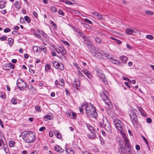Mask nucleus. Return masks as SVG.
<instances>
[{
  "label": "nucleus",
  "instance_id": "1",
  "mask_svg": "<svg viewBox=\"0 0 154 154\" xmlns=\"http://www.w3.org/2000/svg\"><path fill=\"white\" fill-rule=\"evenodd\" d=\"M23 140L28 143H32L35 139V134L31 131H28L22 134Z\"/></svg>",
  "mask_w": 154,
  "mask_h": 154
},
{
  "label": "nucleus",
  "instance_id": "2",
  "mask_svg": "<svg viewBox=\"0 0 154 154\" xmlns=\"http://www.w3.org/2000/svg\"><path fill=\"white\" fill-rule=\"evenodd\" d=\"M129 115L133 125L135 126H137L138 125V122L136 113L132 110L131 111V113Z\"/></svg>",
  "mask_w": 154,
  "mask_h": 154
},
{
  "label": "nucleus",
  "instance_id": "3",
  "mask_svg": "<svg viewBox=\"0 0 154 154\" xmlns=\"http://www.w3.org/2000/svg\"><path fill=\"white\" fill-rule=\"evenodd\" d=\"M100 94L102 99L105 102V103L108 105H109L111 103H110V100L108 97V92L107 91H104Z\"/></svg>",
  "mask_w": 154,
  "mask_h": 154
},
{
  "label": "nucleus",
  "instance_id": "4",
  "mask_svg": "<svg viewBox=\"0 0 154 154\" xmlns=\"http://www.w3.org/2000/svg\"><path fill=\"white\" fill-rule=\"evenodd\" d=\"M114 124L116 129L120 133H122V131H123V128L121 121L118 119H116L113 121Z\"/></svg>",
  "mask_w": 154,
  "mask_h": 154
},
{
  "label": "nucleus",
  "instance_id": "5",
  "mask_svg": "<svg viewBox=\"0 0 154 154\" xmlns=\"http://www.w3.org/2000/svg\"><path fill=\"white\" fill-rule=\"evenodd\" d=\"M84 107L85 108V110L87 115L90 116V113L95 107L92 104H90L89 105L85 104L83 105V107Z\"/></svg>",
  "mask_w": 154,
  "mask_h": 154
},
{
  "label": "nucleus",
  "instance_id": "6",
  "mask_svg": "<svg viewBox=\"0 0 154 154\" xmlns=\"http://www.w3.org/2000/svg\"><path fill=\"white\" fill-rule=\"evenodd\" d=\"M81 71L83 72L89 79H91L93 78V75L88 70L86 69H84L82 70L81 68L78 69V74L81 77L83 76Z\"/></svg>",
  "mask_w": 154,
  "mask_h": 154
},
{
  "label": "nucleus",
  "instance_id": "7",
  "mask_svg": "<svg viewBox=\"0 0 154 154\" xmlns=\"http://www.w3.org/2000/svg\"><path fill=\"white\" fill-rule=\"evenodd\" d=\"M120 134L122 135V137L124 139V141L125 142V146L126 148L129 149L131 147V146L129 144V140L128 138L126 136V134L123 133V131H122V133H120Z\"/></svg>",
  "mask_w": 154,
  "mask_h": 154
},
{
  "label": "nucleus",
  "instance_id": "8",
  "mask_svg": "<svg viewBox=\"0 0 154 154\" xmlns=\"http://www.w3.org/2000/svg\"><path fill=\"white\" fill-rule=\"evenodd\" d=\"M14 66V65L11 63H6L3 65V69L5 70H9L11 68L14 69L15 67Z\"/></svg>",
  "mask_w": 154,
  "mask_h": 154
},
{
  "label": "nucleus",
  "instance_id": "9",
  "mask_svg": "<svg viewBox=\"0 0 154 154\" xmlns=\"http://www.w3.org/2000/svg\"><path fill=\"white\" fill-rule=\"evenodd\" d=\"M53 62V66L56 68L60 70H63L64 69V66L62 63H59L56 61H54Z\"/></svg>",
  "mask_w": 154,
  "mask_h": 154
},
{
  "label": "nucleus",
  "instance_id": "10",
  "mask_svg": "<svg viewBox=\"0 0 154 154\" xmlns=\"http://www.w3.org/2000/svg\"><path fill=\"white\" fill-rule=\"evenodd\" d=\"M17 87H26V83L24 82L23 79L19 78L17 81Z\"/></svg>",
  "mask_w": 154,
  "mask_h": 154
},
{
  "label": "nucleus",
  "instance_id": "11",
  "mask_svg": "<svg viewBox=\"0 0 154 154\" xmlns=\"http://www.w3.org/2000/svg\"><path fill=\"white\" fill-rule=\"evenodd\" d=\"M103 123L104 122L103 121ZM104 127L105 130L109 132L111 131V127L110 126V123L108 120H106L105 123H104Z\"/></svg>",
  "mask_w": 154,
  "mask_h": 154
},
{
  "label": "nucleus",
  "instance_id": "12",
  "mask_svg": "<svg viewBox=\"0 0 154 154\" xmlns=\"http://www.w3.org/2000/svg\"><path fill=\"white\" fill-rule=\"evenodd\" d=\"M87 127L90 130L91 132L92 133V134L88 135V137L89 138H90L91 139H94V138H95L96 137V135L95 133H94V131H91L92 128V129L93 130V127L92 126L90 125H89L88 126H87Z\"/></svg>",
  "mask_w": 154,
  "mask_h": 154
},
{
  "label": "nucleus",
  "instance_id": "13",
  "mask_svg": "<svg viewBox=\"0 0 154 154\" xmlns=\"http://www.w3.org/2000/svg\"><path fill=\"white\" fill-rule=\"evenodd\" d=\"M72 28H73V30L75 31V32L78 33L79 35L84 39L85 41H87V37L86 35L84 34L80 31L76 30V29L73 27H72Z\"/></svg>",
  "mask_w": 154,
  "mask_h": 154
},
{
  "label": "nucleus",
  "instance_id": "14",
  "mask_svg": "<svg viewBox=\"0 0 154 154\" xmlns=\"http://www.w3.org/2000/svg\"><path fill=\"white\" fill-rule=\"evenodd\" d=\"M55 83L57 86L59 85L60 86H63L64 85V81L63 79H60L59 81L56 80Z\"/></svg>",
  "mask_w": 154,
  "mask_h": 154
},
{
  "label": "nucleus",
  "instance_id": "15",
  "mask_svg": "<svg viewBox=\"0 0 154 154\" xmlns=\"http://www.w3.org/2000/svg\"><path fill=\"white\" fill-rule=\"evenodd\" d=\"M100 75L98 74V76L99 78L106 85L107 84V82L106 79H105V76L104 74L100 73Z\"/></svg>",
  "mask_w": 154,
  "mask_h": 154
},
{
  "label": "nucleus",
  "instance_id": "16",
  "mask_svg": "<svg viewBox=\"0 0 154 154\" xmlns=\"http://www.w3.org/2000/svg\"><path fill=\"white\" fill-rule=\"evenodd\" d=\"M54 150L59 152L60 153H62L64 151L63 149L57 145L54 147Z\"/></svg>",
  "mask_w": 154,
  "mask_h": 154
},
{
  "label": "nucleus",
  "instance_id": "17",
  "mask_svg": "<svg viewBox=\"0 0 154 154\" xmlns=\"http://www.w3.org/2000/svg\"><path fill=\"white\" fill-rule=\"evenodd\" d=\"M97 113L96 110V108H95L91 113L90 116L92 117L93 118H96L97 117Z\"/></svg>",
  "mask_w": 154,
  "mask_h": 154
},
{
  "label": "nucleus",
  "instance_id": "18",
  "mask_svg": "<svg viewBox=\"0 0 154 154\" xmlns=\"http://www.w3.org/2000/svg\"><path fill=\"white\" fill-rule=\"evenodd\" d=\"M134 32V30L132 29L129 28H127L126 29L125 33L127 35H131Z\"/></svg>",
  "mask_w": 154,
  "mask_h": 154
},
{
  "label": "nucleus",
  "instance_id": "19",
  "mask_svg": "<svg viewBox=\"0 0 154 154\" xmlns=\"http://www.w3.org/2000/svg\"><path fill=\"white\" fill-rule=\"evenodd\" d=\"M106 57H107V58L108 59L111 60L113 63L116 64H119L120 63L118 61L115 59H113L112 57H109V56L107 55H106Z\"/></svg>",
  "mask_w": 154,
  "mask_h": 154
},
{
  "label": "nucleus",
  "instance_id": "20",
  "mask_svg": "<svg viewBox=\"0 0 154 154\" xmlns=\"http://www.w3.org/2000/svg\"><path fill=\"white\" fill-rule=\"evenodd\" d=\"M120 148L122 152L121 154H127V151L122 144L120 145Z\"/></svg>",
  "mask_w": 154,
  "mask_h": 154
},
{
  "label": "nucleus",
  "instance_id": "21",
  "mask_svg": "<svg viewBox=\"0 0 154 154\" xmlns=\"http://www.w3.org/2000/svg\"><path fill=\"white\" fill-rule=\"evenodd\" d=\"M103 52L102 51H97L96 52L95 56L98 58H102V57L103 55Z\"/></svg>",
  "mask_w": 154,
  "mask_h": 154
},
{
  "label": "nucleus",
  "instance_id": "22",
  "mask_svg": "<svg viewBox=\"0 0 154 154\" xmlns=\"http://www.w3.org/2000/svg\"><path fill=\"white\" fill-rule=\"evenodd\" d=\"M59 51L63 55H65L67 53V51L63 47H60L58 49Z\"/></svg>",
  "mask_w": 154,
  "mask_h": 154
},
{
  "label": "nucleus",
  "instance_id": "23",
  "mask_svg": "<svg viewBox=\"0 0 154 154\" xmlns=\"http://www.w3.org/2000/svg\"><path fill=\"white\" fill-rule=\"evenodd\" d=\"M120 59L122 60V62L124 63H126L128 60V58L126 56L124 55L120 56Z\"/></svg>",
  "mask_w": 154,
  "mask_h": 154
},
{
  "label": "nucleus",
  "instance_id": "24",
  "mask_svg": "<svg viewBox=\"0 0 154 154\" xmlns=\"http://www.w3.org/2000/svg\"><path fill=\"white\" fill-rule=\"evenodd\" d=\"M65 151L67 152V154H75L73 150L71 148H67Z\"/></svg>",
  "mask_w": 154,
  "mask_h": 154
},
{
  "label": "nucleus",
  "instance_id": "25",
  "mask_svg": "<svg viewBox=\"0 0 154 154\" xmlns=\"http://www.w3.org/2000/svg\"><path fill=\"white\" fill-rule=\"evenodd\" d=\"M96 42L99 44H101L102 42V40L101 38L98 37H95Z\"/></svg>",
  "mask_w": 154,
  "mask_h": 154
},
{
  "label": "nucleus",
  "instance_id": "26",
  "mask_svg": "<svg viewBox=\"0 0 154 154\" xmlns=\"http://www.w3.org/2000/svg\"><path fill=\"white\" fill-rule=\"evenodd\" d=\"M138 109L142 116H146L144 112L143 109L141 107H138Z\"/></svg>",
  "mask_w": 154,
  "mask_h": 154
},
{
  "label": "nucleus",
  "instance_id": "27",
  "mask_svg": "<svg viewBox=\"0 0 154 154\" xmlns=\"http://www.w3.org/2000/svg\"><path fill=\"white\" fill-rule=\"evenodd\" d=\"M14 5L15 8L17 9H19L20 8V2L18 1L15 2Z\"/></svg>",
  "mask_w": 154,
  "mask_h": 154
},
{
  "label": "nucleus",
  "instance_id": "28",
  "mask_svg": "<svg viewBox=\"0 0 154 154\" xmlns=\"http://www.w3.org/2000/svg\"><path fill=\"white\" fill-rule=\"evenodd\" d=\"M64 55L62 54L61 56H59L58 55H57V56L59 57L61 60L64 61L66 59V57Z\"/></svg>",
  "mask_w": 154,
  "mask_h": 154
},
{
  "label": "nucleus",
  "instance_id": "29",
  "mask_svg": "<svg viewBox=\"0 0 154 154\" xmlns=\"http://www.w3.org/2000/svg\"><path fill=\"white\" fill-rule=\"evenodd\" d=\"M81 23L83 25V26L84 27L86 28L87 29H90L91 28V27L90 26L85 22H82Z\"/></svg>",
  "mask_w": 154,
  "mask_h": 154
},
{
  "label": "nucleus",
  "instance_id": "30",
  "mask_svg": "<svg viewBox=\"0 0 154 154\" xmlns=\"http://www.w3.org/2000/svg\"><path fill=\"white\" fill-rule=\"evenodd\" d=\"M57 138L59 139L61 138V134L58 132L56 131L54 132Z\"/></svg>",
  "mask_w": 154,
  "mask_h": 154
},
{
  "label": "nucleus",
  "instance_id": "31",
  "mask_svg": "<svg viewBox=\"0 0 154 154\" xmlns=\"http://www.w3.org/2000/svg\"><path fill=\"white\" fill-rule=\"evenodd\" d=\"M5 2L4 1H2L0 2V8H3L5 6Z\"/></svg>",
  "mask_w": 154,
  "mask_h": 154
},
{
  "label": "nucleus",
  "instance_id": "32",
  "mask_svg": "<svg viewBox=\"0 0 154 154\" xmlns=\"http://www.w3.org/2000/svg\"><path fill=\"white\" fill-rule=\"evenodd\" d=\"M51 116L48 115H46L45 116L44 119L45 120V121H47L48 120L51 119Z\"/></svg>",
  "mask_w": 154,
  "mask_h": 154
},
{
  "label": "nucleus",
  "instance_id": "33",
  "mask_svg": "<svg viewBox=\"0 0 154 154\" xmlns=\"http://www.w3.org/2000/svg\"><path fill=\"white\" fill-rule=\"evenodd\" d=\"M8 41L9 45L10 46H12L14 42L13 39L11 38H8Z\"/></svg>",
  "mask_w": 154,
  "mask_h": 154
},
{
  "label": "nucleus",
  "instance_id": "34",
  "mask_svg": "<svg viewBox=\"0 0 154 154\" xmlns=\"http://www.w3.org/2000/svg\"><path fill=\"white\" fill-rule=\"evenodd\" d=\"M51 66L48 64H47L45 66V71L49 72L50 71Z\"/></svg>",
  "mask_w": 154,
  "mask_h": 154
},
{
  "label": "nucleus",
  "instance_id": "35",
  "mask_svg": "<svg viewBox=\"0 0 154 154\" xmlns=\"http://www.w3.org/2000/svg\"><path fill=\"white\" fill-rule=\"evenodd\" d=\"M38 31L44 38H46V37L47 35L44 32L40 30H38Z\"/></svg>",
  "mask_w": 154,
  "mask_h": 154
},
{
  "label": "nucleus",
  "instance_id": "36",
  "mask_svg": "<svg viewBox=\"0 0 154 154\" xmlns=\"http://www.w3.org/2000/svg\"><path fill=\"white\" fill-rule=\"evenodd\" d=\"M96 16L100 20H103L104 19L103 16L101 14L99 13L97 14Z\"/></svg>",
  "mask_w": 154,
  "mask_h": 154
},
{
  "label": "nucleus",
  "instance_id": "37",
  "mask_svg": "<svg viewBox=\"0 0 154 154\" xmlns=\"http://www.w3.org/2000/svg\"><path fill=\"white\" fill-rule=\"evenodd\" d=\"M85 41V43L86 44L89 46H92L93 45V43H92V42L87 39L86 41Z\"/></svg>",
  "mask_w": 154,
  "mask_h": 154
},
{
  "label": "nucleus",
  "instance_id": "38",
  "mask_svg": "<svg viewBox=\"0 0 154 154\" xmlns=\"http://www.w3.org/2000/svg\"><path fill=\"white\" fill-rule=\"evenodd\" d=\"M16 143L13 140H10L9 143V146L11 147H13L15 144Z\"/></svg>",
  "mask_w": 154,
  "mask_h": 154
},
{
  "label": "nucleus",
  "instance_id": "39",
  "mask_svg": "<svg viewBox=\"0 0 154 154\" xmlns=\"http://www.w3.org/2000/svg\"><path fill=\"white\" fill-rule=\"evenodd\" d=\"M145 12L146 14L149 15H152L153 14V12L151 11L147 10Z\"/></svg>",
  "mask_w": 154,
  "mask_h": 154
},
{
  "label": "nucleus",
  "instance_id": "40",
  "mask_svg": "<svg viewBox=\"0 0 154 154\" xmlns=\"http://www.w3.org/2000/svg\"><path fill=\"white\" fill-rule=\"evenodd\" d=\"M0 97L3 99H5L6 98V95L4 92L0 93Z\"/></svg>",
  "mask_w": 154,
  "mask_h": 154
},
{
  "label": "nucleus",
  "instance_id": "41",
  "mask_svg": "<svg viewBox=\"0 0 154 154\" xmlns=\"http://www.w3.org/2000/svg\"><path fill=\"white\" fill-rule=\"evenodd\" d=\"M25 20L28 23L30 22L31 20L29 17L28 16H25L24 17Z\"/></svg>",
  "mask_w": 154,
  "mask_h": 154
},
{
  "label": "nucleus",
  "instance_id": "42",
  "mask_svg": "<svg viewBox=\"0 0 154 154\" xmlns=\"http://www.w3.org/2000/svg\"><path fill=\"white\" fill-rule=\"evenodd\" d=\"M50 9L51 11L54 12L55 13L57 12V9L54 7L52 6H51Z\"/></svg>",
  "mask_w": 154,
  "mask_h": 154
},
{
  "label": "nucleus",
  "instance_id": "43",
  "mask_svg": "<svg viewBox=\"0 0 154 154\" xmlns=\"http://www.w3.org/2000/svg\"><path fill=\"white\" fill-rule=\"evenodd\" d=\"M41 106H36L35 109L38 112H41V109H40Z\"/></svg>",
  "mask_w": 154,
  "mask_h": 154
},
{
  "label": "nucleus",
  "instance_id": "44",
  "mask_svg": "<svg viewBox=\"0 0 154 154\" xmlns=\"http://www.w3.org/2000/svg\"><path fill=\"white\" fill-rule=\"evenodd\" d=\"M12 103L14 104H16L17 103V102L16 99L15 98H13L11 101Z\"/></svg>",
  "mask_w": 154,
  "mask_h": 154
},
{
  "label": "nucleus",
  "instance_id": "45",
  "mask_svg": "<svg viewBox=\"0 0 154 154\" xmlns=\"http://www.w3.org/2000/svg\"><path fill=\"white\" fill-rule=\"evenodd\" d=\"M84 20L85 22L88 23L90 24H92V22L88 19L85 18L84 19Z\"/></svg>",
  "mask_w": 154,
  "mask_h": 154
},
{
  "label": "nucleus",
  "instance_id": "46",
  "mask_svg": "<svg viewBox=\"0 0 154 154\" xmlns=\"http://www.w3.org/2000/svg\"><path fill=\"white\" fill-rule=\"evenodd\" d=\"M146 38L150 40H152L153 39V36L151 35H146Z\"/></svg>",
  "mask_w": 154,
  "mask_h": 154
},
{
  "label": "nucleus",
  "instance_id": "47",
  "mask_svg": "<svg viewBox=\"0 0 154 154\" xmlns=\"http://www.w3.org/2000/svg\"><path fill=\"white\" fill-rule=\"evenodd\" d=\"M7 38V37L5 36H3L2 37H0V40L1 41H5Z\"/></svg>",
  "mask_w": 154,
  "mask_h": 154
},
{
  "label": "nucleus",
  "instance_id": "48",
  "mask_svg": "<svg viewBox=\"0 0 154 154\" xmlns=\"http://www.w3.org/2000/svg\"><path fill=\"white\" fill-rule=\"evenodd\" d=\"M38 47L37 46H34L32 48V49L35 52H37L38 51Z\"/></svg>",
  "mask_w": 154,
  "mask_h": 154
},
{
  "label": "nucleus",
  "instance_id": "49",
  "mask_svg": "<svg viewBox=\"0 0 154 154\" xmlns=\"http://www.w3.org/2000/svg\"><path fill=\"white\" fill-rule=\"evenodd\" d=\"M84 108L85 107H83V106H82V107H79V111H80V113L82 114H84V113L83 111V109H84Z\"/></svg>",
  "mask_w": 154,
  "mask_h": 154
},
{
  "label": "nucleus",
  "instance_id": "50",
  "mask_svg": "<svg viewBox=\"0 0 154 154\" xmlns=\"http://www.w3.org/2000/svg\"><path fill=\"white\" fill-rule=\"evenodd\" d=\"M71 114L72 118L74 119H75L76 117V113L72 112H71Z\"/></svg>",
  "mask_w": 154,
  "mask_h": 154
},
{
  "label": "nucleus",
  "instance_id": "51",
  "mask_svg": "<svg viewBox=\"0 0 154 154\" xmlns=\"http://www.w3.org/2000/svg\"><path fill=\"white\" fill-rule=\"evenodd\" d=\"M58 13L60 14L63 16H64L65 14H64V13H63V11H62V10H59L58 11Z\"/></svg>",
  "mask_w": 154,
  "mask_h": 154
},
{
  "label": "nucleus",
  "instance_id": "52",
  "mask_svg": "<svg viewBox=\"0 0 154 154\" xmlns=\"http://www.w3.org/2000/svg\"><path fill=\"white\" fill-rule=\"evenodd\" d=\"M131 147L130 148L128 149H129L128 151V154H133V151L131 149Z\"/></svg>",
  "mask_w": 154,
  "mask_h": 154
},
{
  "label": "nucleus",
  "instance_id": "53",
  "mask_svg": "<svg viewBox=\"0 0 154 154\" xmlns=\"http://www.w3.org/2000/svg\"><path fill=\"white\" fill-rule=\"evenodd\" d=\"M72 112L71 111H68L66 112V113L68 116L72 117L71 112Z\"/></svg>",
  "mask_w": 154,
  "mask_h": 154
},
{
  "label": "nucleus",
  "instance_id": "54",
  "mask_svg": "<svg viewBox=\"0 0 154 154\" xmlns=\"http://www.w3.org/2000/svg\"><path fill=\"white\" fill-rule=\"evenodd\" d=\"M11 29L9 28H6L4 30V32L5 33L8 32L10 31Z\"/></svg>",
  "mask_w": 154,
  "mask_h": 154
},
{
  "label": "nucleus",
  "instance_id": "55",
  "mask_svg": "<svg viewBox=\"0 0 154 154\" xmlns=\"http://www.w3.org/2000/svg\"><path fill=\"white\" fill-rule=\"evenodd\" d=\"M12 34L13 35H18L20 34V33H19L18 32L15 31H13L12 32Z\"/></svg>",
  "mask_w": 154,
  "mask_h": 154
},
{
  "label": "nucleus",
  "instance_id": "56",
  "mask_svg": "<svg viewBox=\"0 0 154 154\" xmlns=\"http://www.w3.org/2000/svg\"><path fill=\"white\" fill-rule=\"evenodd\" d=\"M73 65L78 69L80 68L77 63H74Z\"/></svg>",
  "mask_w": 154,
  "mask_h": 154
},
{
  "label": "nucleus",
  "instance_id": "57",
  "mask_svg": "<svg viewBox=\"0 0 154 154\" xmlns=\"http://www.w3.org/2000/svg\"><path fill=\"white\" fill-rule=\"evenodd\" d=\"M45 128L44 126H43L39 128V131H42L45 130Z\"/></svg>",
  "mask_w": 154,
  "mask_h": 154
},
{
  "label": "nucleus",
  "instance_id": "58",
  "mask_svg": "<svg viewBox=\"0 0 154 154\" xmlns=\"http://www.w3.org/2000/svg\"><path fill=\"white\" fill-rule=\"evenodd\" d=\"M29 71L30 73H31L32 74H33L35 73L34 71L32 69H31V68L29 69Z\"/></svg>",
  "mask_w": 154,
  "mask_h": 154
},
{
  "label": "nucleus",
  "instance_id": "59",
  "mask_svg": "<svg viewBox=\"0 0 154 154\" xmlns=\"http://www.w3.org/2000/svg\"><path fill=\"white\" fill-rule=\"evenodd\" d=\"M80 82H77L74 84V86H75V87H79Z\"/></svg>",
  "mask_w": 154,
  "mask_h": 154
},
{
  "label": "nucleus",
  "instance_id": "60",
  "mask_svg": "<svg viewBox=\"0 0 154 154\" xmlns=\"http://www.w3.org/2000/svg\"><path fill=\"white\" fill-rule=\"evenodd\" d=\"M29 87H28V88H29ZM29 88H32V92L33 93H35V87H29Z\"/></svg>",
  "mask_w": 154,
  "mask_h": 154
},
{
  "label": "nucleus",
  "instance_id": "61",
  "mask_svg": "<svg viewBox=\"0 0 154 154\" xmlns=\"http://www.w3.org/2000/svg\"><path fill=\"white\" fill-rule=\"evenodd\" d=\"M146 121L148 123H149L152 122V120L150 118H148L146 119Z\"/></svg>",
  "mask_w": 154,
  "mask_h": 154
},
{
  "label": "nucleus",
  "instance_id": "62",
  "mask_svg": "<svg viewBox=\"0 0 154 154\" xmlns=\"http://www.w3.org/2000/svg\"><path fill=\"white\" fill-rule=\"evenodd\" d=\"M33 15L35 18H37L38 17V15L36 12L34 11L33 13Z\"/></svg>",
  "mask_w": 154,
  "mask_h": 154
},
{
  "label": "nucleus",
  "instance_id": "63",
  "mask_svg": "<svg viewBox=\"0 0 154 154\" xmlns=\"http://www.w3.org/2000/svg\"><path fill=\"white\" fill-rule=\"evenodd\" d=\"M136 149L137 150H139L140 149V146L138 145H136Z\"/></svg>",
  "mask_w": 154,
  "mask_h": 154
},
{
  "label": "nucleus",
  "instance_id": "64",
  "mask_svg": "<svg viewBox=\"0 0 154 154\" xmlns=\"http://www.w3.org/2000/svg\"><path fill=\"white\" fill-rule=\"evenodd\" d=\"M42 49L43 51L44 52H45L46 51V48L44 46L43 47H42Z\"/></svg>",
  "mask_w": 154,
  "mask_h": 154
}]
</instances>
